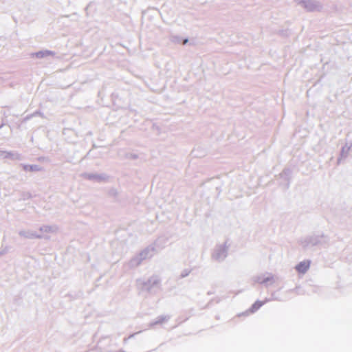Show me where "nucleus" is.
Returning <instances> with one entry per match:
<instances>
[{"label":"nucleus","mask_w":352,"mask_h":352,"mask_svg":"<svg viewBox=\"0 0 352 352\" xmlns=\"http://www.w3.org/2000/svg\"><path fill=\"white\" fill-rule=\"evenodd\" d=\"M309 266H310L309 261H308V260L303 261L300 262V263H298L296 266V270H297L298 272H299L300 274H304L309 270Z\"/></svg>","instance_id":"nucleus-1"},{"label":"nucleus","mask_w":352,"mask_h":352,"mask_svg":"<svg viewBox=\"0 0 352 352\" xmlns=\"http://www.w3.org/2000/svg\"><path fill=\"white\" fill-rule=\"evenodd\" d=\"M263 305V302H261V301H256V302H254L252 307H251V311L252 312H254L256 311H257L258 309H260V307H261Z\"/></svg>","instance_id":"nucleus-2"},{"label":"nucleus","mask_w":352,"mask_h":352,"mask_svg":"<svg viewBox=\"0 0 352 352\" xmlns=\"http://www.w3.org/2000/svg\"><path fill=\"white\" fill-rule=\"evenodd\" d=\"M272 279V278H267V280H270Z\"/></svg>","instance_id":"nucleus-3"}]
</instances>
